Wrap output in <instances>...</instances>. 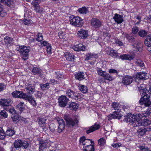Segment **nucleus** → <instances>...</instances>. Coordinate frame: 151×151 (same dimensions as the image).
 <instances>
[{
    "mask_svg": "<svg viewBox=\"0 0 151 151\" xmlns=\"http://www.w3.org/2000/svg\"><path fill=\"white\" fill-rule=\"evenodd\" d=\"M138 90L142 93L141 98L139 103L142 104H151L149 100L150 96L147 93L149 92L145 88L144 84H142L138 86Z\"/></svg>",
    "mask_w": 151,
    "mask_h": 151,
    "instance_id": "obj_1",
    "label": "nucleus"
},
{
    "mask_svg": "<svg viewBox=\"0 0 151 151\" xmlns=\"http://www.w3.org/2000/svg\"><path fill=\"white\" fill-rule=\"evenodd\" d=\"M107 54L112 57L118 58L119 59H121L122 60H131L134 58L133 56L126 54H123L119 56L118 55V53L111 48L108 49Z\"/></svg>",
    "mask_w": 151,
    "mask_h": 151,
    "instance_id": "obj_2",
    "label": "nucleus"
},
{
    "mask_svg": "<svg viewBox=\"0 0 151 151\" xmlns=\"http://www.w3.org/2000/svg\"><path fill=\"white\" fill-rule=\"evenodd\" d=\"M69 21L71 24L77 27H81L83 24V19L78 17L72 15L69 17Z\"/></svg>",
    "mask_w": 151,
    "mask_h": 151,
    "instance_id": "obj_3",
    "label": "nucleus"
},
{
    "mask_svg": "<svg viewBox=\"0 0 151 151\" xmlns=\"http://www.w3.org/2000/svg\"><path fill=\"white\" fill-rule=\"evenodd\" d=\"M30 47L24 45L19 47L18 51L24 60H27L29 56V52L30 51Z\"/></svg>",
    "mask_w": 151,
    "mask_h": 151,
    "instance_id": "obj_4",
    "label": "nucleus"
},
{
    "mask_svg": "<svg viewBox=\"0 0 151 151\" xmlns=\"http://www.w3.org/2000/svg\"><path fill=\"white\" fill-rule=\"evenodd\" d=\"M135 115L132 114L131 113L128 114L124 116V121L126 123H129L134 127L137 126L135 119Z\"/></svg>",
    "mask_w": 151,
    "mask_h": 151,
    "instance_id": "obj_5",
    "label": "nucleus"
},
{
    "mask_svg": "<svg viewBox=\"0 0 151 151\" xmlns=\"http://www.w3.org/2000/svg\"><path fill=\"white\" fill-rule=\"evenodd\" d=\"M64 119L66 121L67 125L69 127H73L75 125L78 124L79 122L78 119L77 118L73 119L67 115L64 116Z\"/></svg>",
    "mask_w": 151,
    "mask_h": 151,
    "instance_id": "obj_6",
    "label": "nucleus"
},
{
    "mask_svg": "<svg viewBox=\"0 0 151 151\" xmlns=\"http://www.w3.org/2000/svg\"><path fill=\"white\" fill-rule=\"evenodd\" d=\"M91 26L94 28H98L101 25L102 22L99 19L96 18H93L91 20Z\"/></svg>",
    "mask_w": 151,
    "mask_h": 151,
    "instance_id": "obj_7",
    "label": "nucleus"
},
{
    "mask_svg": "<svg viewBox=\"0 0 151 151\" xmlns=\"http://www.w3.org/2000/svg\"><path fill=\"white\" fill-rule=\"evenodd\" d=\"M133 81V79L130 76H126L123 77L122 83L125 85H128L131 83Z\"/></svg>",
    "mask_w": 151,
    "mask_h": 151,
    "instance_id": "obj_8",
    "label": "nucleus"
},
{
    "mask_svg": "<svg viewBox=\"0 0 151 151\" xmlns=\"http://www.w3.org/2000/svg\"><path fill=\"white\" fill-rule=\"evenodd\" d=\"M89 145H86L83 146V148H84V151H94V143L93 141H91Z\"/></svg>",
    "mask_w": 151,
    "mask_h": 151,
    "instance_id": "obj_9",
    "label": "nucleus"
},
{
    "mask_svg": "<svg viewBox=\"0 0 151 151\" xmlns=\"http://www.w3.org/2000/svg\"><path fill=\"white\" fill-rule=\"evenodd\" d=\"M100 127V125L98 124L95 123L93 125L90 127L88 129L86 130V132L87 134H89L99 129Z\"/></svg>",
    "mask_w": 151,
    "mask_h": 151,
    "instance_id": "obj_10",
    "label": "nucleus"
},
{
    "mask_svg": "<svg viewBox=\"0 0 151 151\" xmlns=\"http://www.w3.org/2000/svg\"><path fill=\"white\" fill-rule=\"evenodd\" d=\"M77 93L69 89L66 91V95L69 98L76 99V98H78L79 96V95H77Z\"/></svg>",
    "mask_w": 151,
    "mask_h": 151,
    "instance_id": "obj_11",
    "label": "nucleus"
},
{
    "mask_svg": "<svg viewBox=\"0 0 151 151\" xmlns=\"http://www.w3.org/2000/svg\"><path fill=\"white\" fill-rule=\"evenodd\" d=\"M5 43L4 45L7 47H9L11 46L13 44V39L9 37H5L4 39Z\"/></svg>",
    "mask_w": 151,
    "mask_h": 151,
    "instance_id": "obj_12",
    "label": "nucleus"
},
{
    "mask_svg": "<svg viewBox=\"0 0 151 151\" xmlns=\"http://www.w3.org/2000/svg\"><path fill=\"white\" fill-rule=\"evenodd\" d=\"M48 142L46 140H42L39 141V150L43 151L46 148Z\"/></svg>",
    "mask_w": 151,
    "mask_h": 151,
    "instance_id": "obj_13",
    "label": "nucleus"
},
{
    "mask_svg": "<svg viewBox=\"0 0 151 151\" xmlns=\"http://www.w3.org/2000/svg\"><path fill=\"white\" fill-rule=\"evenodd\" d=\"M134 50L135 51H141L142 50L143 44L140 42H136L133 45Z\"/></svg>",
    "mask_w": 151,
    "mask_h": 151,
    "instance_id": "obj_14",
    "label": "nucleus"
},
{
    "mask_svg": "<svg viewBox=\"0 0 151 151\" xmlns=\"http://www.w3.org/2000/svg\"><path fill=\"white\" fill-rule=\"evenodd\" d=\"M59 126L58 129V132L59 133L62 132L64 130L65 127V124L63 119H60L58 122Z\"/></svg>",
    "mask_w": 151,
    "mask_h": 151,
    "instance_id": "obj_15",
    "label": "nucleus"
},
{
    "mask_svg": "<svg viewBox=\"0 0 151 151\" xmlns=\"http://www.w3.org/2000/svg\"><path fill=\"white\" fill-rule=\"evenodd\" d=\"M60 104H67L69 101V99L65 96L61 95L58 99Z\"/></svg>",
    "mask_w": 151,
    "mask_h": 151,
    "instance_id": "obj_16",
    "label": "nucleus"
},
{
    "mask_svg": "<svg viewBox=\"0 0 151 151\" xmlns=\"http://www.w3.org/2000/svg\"><path fill=\"white\" fill-rule=\"evenodd\" d=\"M46 120L44 118H40L38 121V123L39 125L42 128L43 130H46L47 129L45 126Z\"/></svg>",
    "mask_w": 151,
    "mask_h": 151,
    "instance_id": "obj_17",
    "label": "nucleus"
},
{
    "mask_svg": "<svg viewBox=\"0 0 151 151\" xmlns=\"http://www.w3.org/2000/svg\"><path fill=\"white\" fill-rule=\"evenodd\" d=\"M13 96L14 98H22L24 95V93L22 91H16L12 93Z\"/></svg>",
    "mask_w": 151,
    "mask_h": 151,
    "instance_id": "obj_18",
    "label": "nucleus"
},
{
    "mask_svg": "<svg viewBox=\"0 0 151 151\" xmlns=\"http://www.w3.org/2000/svg\"><path fill=\"white\" fill-rule=\"evenodd\" d=\"M148 78V77L147 76V73L142 72L138 73L136 76V78L139 79L146 80Z\"/></svg>",
    "mask_w": 151,
    "mask_h": 151,
    "instance_id": "obj_19",
    "label": "nucleus"
},
{
    "mask_svg": "<svg viewBox=\"0 0 151 151\" xmlns=\"http://www.w3.org/2000/svg\"><path fill=\"white\" fill-rule=\"evenodd\" d=\"M22 99L25 100H27L30 103L36 104L34 99L31 96L28 95L27 94L24 93V95Z\"/></svg>",
    "mask_w": 151,
    "mask_h": 151,
    "instance_id": "obj_20",
    "label": "nucleus"
},
{
    "mask_svg": "<svg viewBox=\"0 0 151 151\" xmlns=\"http://www.w3.org/2000/svg\"><path fill=\"white\" fill-rule=\"evenodd\" d=\"M25 89L27 92L30 94H33L35 91V87L31 84L27 85L26 86Z\"/></svg>",
    "mask_w": 151,
    "mask_h": 151,
    "instance_id": "obj_21",
    "label": "nucleus"
},
{
    "mask_svg": "<svg viewBox=\"0 0 151 151\" xmlns=\"http://www.w3.org/2000/svg\"><path fill=\"white\" fill-rule=\"evenodd\" d=\"M122 17V15L116 14L113 17V19L118 24H120L122 23L123 20Z\"/></svg>",
    "mask_w": 151,
    "mask_h": 151,
    "instance_id": "obj_22",
    "label": "nucleus"
},
{
    "mask_svg": "<svg viewBox=\"0 0 151 151\" xmlns=\"http://www.w3.org/2000/svg\"><path fill=\"white\" fill-rule=\"evenodd\" d=\"M78 36L82 38H85L88 36V31L86 30L80 29L78 33Z\"/></svg>",
    "mask_w": 151,
    "mask_h": 151,
    "instance_id": "obj_23",
    "label": "nucleus"
},
{
    "mask_svg": "<svg viewBox=\"0 0 151 151\" xmlns=\"http://www.w3.org/2000/svg\"><path fill=\"white\" fill-rule=\"evenodd\" d=\"M85 46L83 45L82 44L80 43L78 45H76L74 48V49L76 51H81V50H85Z\"/></svg>",
    "mask_w": 151,
    "mask_h": 151,
    "instance_id": "obj_24",
    "label": "nucleus"
},
{
    "mask_svg": "<svg viewBox=\"0 0 151 151\" xmlns=\"http://www.w3.org/2000/svg\"><path fill=\"white\" fill-rule=\"evenodd\" d=\"M64 56L66 60L68 61H73L74 60V56L70 53L66 52L64 53Z\"/></svg>",
    "mask_w": 151,
    "mask_h": 151,
    "instance_id": "obj_25",
    "label": "nucleus"
},
{
    "mask_svg": "<svg viewBox=\"0 0 151 151\" xmlns=\"http://www.w3.org/2000/svg\"><path fill=\"white\" fill-rule=\"evenodd\" d=\"M76 79L79 81H81L84 79V73L83 72H79L75 75Z\"/></svg>",
    "mask_w": 151,
    "mask_h": 151,
    "instance_id": "obj_26",
    "label": "nucleus"
},
{
    "mask_svg": "<svg viewBox=\"0 0 151 151\" xmlns=\"http://www.w3.org/2000/svg\"><path fill=\"white\" fill-rule=\"evenodd\" d=\"M78 11L81 14H86L89 13L88 7L84 6L82 8H79Z\"/></svg>",
    "mask_w": 151,
    "mask_h": 151,
    "instance_id": "obj_27",
    "label": "nucleus"
},
{
    "mask_svg": "<svg viewBox=\"0 0 151 151\" xmlns=\"http://www.w3.org/2000/svg\"><path fill=\"white\" fill-rule=\"evenodd\" d=\"M135 117L134 118L135 119V121H136V124L137 125L139 124V122L140 120L142 119V117H145V115L144 113H141L137 114L136 115H135Z\"/></svg>",
    "mask_w": 151,
    "mask_h": 151,
    "instance_id": "obj_28",
    "label": "nucleus"
},
{
    "mask_svg": "<svg viewBox=\"0 0 151 151\" xmlns=\"http://www.w3.org/2000/svg\"><path fill=\"white\" fill-rule=\"evenodd\" d=\"M22 142L21 140H17L14 142V145L15 148H19L22 147Z\"/></svg>",
    "mask_w": 151,
    "mask_h": 151,
    "instance_id": "obj_29",
    "label": "nucleus"
},
{
    "mask_svg": "<svg viewBox=\"0 0 151 151\" xmlns=\"http://www.w3.org/2000/svg\"><path fill=\"white\" fill-rule=\"evenodd\" d=\"M145 44L147 46H151V34L149 35L147 37L145 41Z\"/></svg>",
    "mask_w": 151,
    "mask_h": 151,
    "instance_id": "obj_30",
    "label": "nucleus"
},
{
    "mask_svg": "<svg viewBox=\"0 0 151 151\" xmlns=\"http://www.w3.org/2000/svg\"><path fill=\"white\" fill-rule=\"evenodd\" d=\"M144 106H148L149 107L147 111L144 113L145 117H146L148 116L151 113V104H144Z\"/></svg>",
    "mask_w": 151,
    "mask_h": 151,
    "instance_id": "obj_31",
    "label": "nucleus"
},
{
    "mask_svg": "<svg viewBox=\"0 0 151 151\" xmlns=\"http://www.w3.org/2000/svg\"><path fill=\"white\" fill-rule=\"evenodd\" d=\"M79 88L81 92L84 93H86L87 92L88 88L86 86L83 85H81L79 86Z\"/></svg>",
    "mask_w": 151,
    "mask_h": 151,
    "instance_id": "obj_32",
    "label": "nucleus"
},
{
    "mask_svg": "<svg viewBox=\"0 0 151 151\" xmlns=\"http://www.w3.org/2000/svg\"><path fill=\"white\" fill-rule=\"evenodd\" d=\"M124 36L130 42H133L134 41L135 39L134 37L130 36L127 34H124Z\"/></svg>",
    "mask_w": 151,
    "mask_h": 151,
    "instance_id": "obj_33",
    "label": "nucleus"
},
{
    "mask_svg": "<svg viewBox=\"0 0 151 151\" xmlns=\"http://www.w3.org/2000/svg\"><path fill=\"white\" fill-rule=\"evenodd\" d=\"M42 70L39 68L37 67H34L32 69V72L34 75L40 74L41 73Z\"/></svg>",
    "mask_w": 151,
    "mask_h": 151,
    "instance_id": "obj_34",
    "label": "nucleus"
},
{
    "mask_svg": "<svg viewBox=\"0 0 151 151\" xmlns=\"http://www.w3.org/2000/svg\"><path fill=\"white\" fill-rule=\"evenodd\" d=\"M1 3H3L5 4L10 6L14 4V2L11 0H1Z\"/></svg>",
    "mask_w": 151,
    "mask_h": 151,
    "instance_id": "obj_35",
    "label": "nucleus"
},
{
    "mask_svg": "<svg viewBox=\"0 0 151 151\" xmlns=\"http://www.w3.org/2000/svg\"><path fill=\"white\" fill-rule=\"evenodd\" d=\"M40 87L43 90L48 89L50 88V83H47L45 84H40Z\"/></svg>",
    "mask_w": 151,
    "mask_h": 151,
    "instance_id": "obj_36",
    "label": "nucleus"
},
{
    "mask_svg": "<svg viewBox=\"0 0 151 151\" xmlns=\"http://www.w3.org/2000/svg\"><path fill=\"white\" fill-rule=\"evenodd\" d=\"M122 116H116L115 114H109L108 116V119L109 120H111L112 119H120L121 118Z\"/></svg>",
    "mask_w": 151,
    "mask_h": 151,
    "instance_id": "obj_37",
    "label": "nucleus"
},
{
    "mask_svg": "<svg viewBox=\"0 0 151 151\" xmlns=\"http://www.w3.org/2000/svg\"><path fill=\"white\" fill-rule=\"evenodd\" d=\"M147 131L146 129H139L137 131L138 134L139 135L142 136L144 135Z\"/></svg>",
    "mask_w": 151,
    "mask_h": 151,
    "instance_id": "obj_38",
    "label": "nucleus"
},
{
    "mask_svg": "<svg viewBox=\"0 0 151 151\" xmlns=\"http://www.w3.org/2000/svg\"><path fill=\"white\" fill-rule=\"evenodd\" d=\"M151 123V121L150 120L147 119H144L143 121L142 122V125L145 126H147L150 125Z\"/></svg>",
    "mask_w": 151,
    "mask_h": 151,
    "instance_id": "obj_39",
    "label": "nucleus"
},
{
    "mask_svg": "<svg viewBox=\"0 0 151 151\" xmlns=\"http://www.w3.org/2000/svg\"><path fill=\"white\" fill-rule=\"evenodd\" d=\"M9 103H12V101L10 99H0V104H9Z\"/></svg>",
    "mask_w": 151,
    "mask_h": 151,
    "instance_id": "obj_40",
    "label": "nucleus"
},
{
    "mask_svg": "<svg viewBox=\"0 0 151 151\" xmlns=\"http://www.w3.org/2000/svg\"><path fill=\"white\" fill-rule=\"evenodd\" d=\"M139 148L140 149V151H151V148L147 147L139 146Z\"/></svg>",
    "mask_w": 151,
    "mask_h": 151,
    "instance_id": "obj_41",
    "label": "nucleus"
},
{
    "mask_svg": "<svg viewBox=\"0 0 151 151\" xmlns=\"http://www.w3.org/2000/svg\"><path fill=\"white\" fill-rule=\"evenodd\" d=\"M6 132L7 135L9 136H12L15 133L14 131L11 129H7Z\"/></svg>",
    "mask_w": 151,
    "mask_h": 151,
    "instance_id": "obj_42",
    "label": "nucleus"
},
{
    "mask_svg": "<svg viewBox=\"0 0 151 151\" xmlns=\"http://www.w3.org/2000/svg\"><path fill=\"white\" fill-rule=\"evenodd\" d=\"M34 9L36 12L41 13L42 12L43 9L39 5L34 7Z\"/></svg>",
    "mask_w": 151,
    "mask_h": 151,
    "instance_id": "obj_43",
    "label": "nucleus"
},
{
    "mask_svg": "<svg viewBox=\"0 0 151 151\" xmlns=\"http://www.w3.org/2000/svg\"><path fill=\"white\" fill-rule=\"evenodd\" d=\"M69 105L68 107H67V108H68L71 110H74L76 111L78 108V104H68Z\"/></svg>",
    "mask_w": 151,
    "mask_h": 151,
    "instance_id": "obj_44",
    "label": "nucleus"
},
{
    "mask_svg": "<svg viewBox=\"0 0 151 151\" xmlns=\"http://www.w3.org/2000/svg\"><path fill=\"white\" fill-rule=\"evenodd\" d=\"M138 35L140 37H144L147 34V32L145 30L139 31L138 32Z\"/></svg>",
    "mask_w": 151,
    "mask_h": 151,
    "instance_id": "obj_45",
    "label": "nucleus"
},
{
    "mask_svg": "<svg viewBox=\"0 0 151 151\" xmlns=\"http://www.w3.org/2000/svg\"><path fill=\"white\" fill-rule=\"evenodd\" d=\"M5 137V135L1 127H0V139H3Z\"/></svg>",
    "mask_w": 151,
    "mask_h": 151,
    "instance_id": "obj_46",
    "label": "nucleus"
},
{
    "mask_svg": "<svg viewBox=\"0 0 151 151\" xmlns=\"http://www.w3.org/2000/svg\"><path fill=\"white\" fill-rule=\"evenodd\" d=\"M24 104H17L16 106V108L18 109L20 112H22L24 108Z\"/></svg>",
    "mask_w": 151,
    "mask_h": 151,
    "instance_id": "obj_47",
    "label": "nucleus"
},
{
    "mask_svg": "<svg viewBox=\"0 0 151 151\" xmlns=\"http://www.w3.org/2000/svg\"><path fill=\"white\" fill-rule=\"evenodd\" d=\"M95 56L96 55L93 53H88L86 55V57L85 58V59L86 60H88L91 58H95Z\"/></svg>",
    "mask_w": 151,
    "mask_h": 151,
    "instance_id": "obj_48",
    "label": "nucleus"
},
{
    "mask_svg": "<svg viewBox=\"0 0 151 151\" xmlns=\"http://www.w3.org/2000/svg\"><path fill=\"white\" fill-rule=\"evenodd\" d=\"M86 140V137L84 136H83L81 137L80 139L79 140V142L80 143V145L81 144H82V145L84 146L86 145H87V144H86L87 143V142L86 141L84 143H83V142Z\"/></svg>",
    "mask_w": 151,
    "mask_h": 151,
    "instance_id": "obj_49",
    "label": "nucleus"
},
{
    "mask_svg": "<svg viewBox=\"0 0 151 151\" xmlns=\"http://www.w3.org/2000/svg\"><path fill=\"white\" fill-rule=\"evenodd\" d=\"M105 79L111 81L113 80V78L108 73H106L105 74V75L103 77Z\"/></svg>",
    "mask_w": 151,
    "mask_h": 151,
    "instance_id": "obj_50",
    "label": "nucleus"
},
{
    "mask_svg": "<svg viewBox=\"0 0 151 151\" xmlns=\"http://www.w3.org/2000/svg\"><path fill=\"white\" fill-rule=\"evenodd\" d=\"M112 106L114 109L117 110H120L122 108L121 104H112Z\"/></svg>",
    "mask_w": 151,
    "mask_h": 151,
    "instance_id": "obj_51",
    "label": "nucleus"
},
{
    "mask_svg": "<svg viewBox=\"0 0 151 151\" xmlns=\"http://www.w3.org/2000/svg\"><path fill=\"white\" fill-rule=\"evenodd\" d=\"M106 73V72L103 71L100 68H98L97 70V73L98 75L103 77H104Z\"/></svg>",
    "mask_w": 151,
    "mask_h": 151,
    "instance_id": "obj_52",
    "label": "nucleus"
},
{
    "mask_svg": "<svg viewBox=\"0 0 151 151\" xmlns=\"http://www.w3.org/2000/svg\"><path fill=\"white\" fill-rule=\"evenodd\" d=\"M1 106L4 109L7 111H9L10 109H11V105L9 104H1Z\"/></svg>",
    "mask_w": 151,
    "mask_h": 151,
    "instance_id": "obj_53",
    "label": "nucleus"
},
{
    "mask_svg": "<svg viewBox=\"0 0 151 151\" xmlns=\"http://www.w3.org/2000/svg\"><path fill=\"white\" fill-rule=\"evenodd\" d=\"M41 1L40 0H34L32 3V5L34 7L39 5V3Z\"/></svg>",
    "mask_w": 151,
    "mask_h": 151,
    "instance_id": "obj_54",
    "label": "nucleus"
},
{
    "mask_svg": "<svg viewBox=\"0 0 151 151\" xmlns=\"http://www.w3.org/2000/svg\"><path fill=\"white\" fill-rule=\"evenodd\" d=\"M98 143L101 146H103L105 143V141L104 138H102L98 140Z\"/></svg>",
    "mask_w": 151,
    "mask_h": 151,
    "instance_id": "obj_55",
    "label": "nucleus"
},
{
    "mask_svg": "<svg viewBox=\"0 0 151 151\" xmlns=\"http://www.w3.org/2000/svg\"><path fill=\"white\" fill-rule=\"evenodd\" d=\"M139 30V28L137 26L133 27L132 29V33L134 34H136Z\"/></svg>",
    "mask_w": 151,
    "mask_h": 151,
    "instance_id": "obj_56",
    "label": "nucleus"
},
{
    "mask_svg": "<svg viewBox=\"0 0 151 151\" xmlns=\"http://www.w3.org/2000/svg\"><path fill=\"white\" fill-rule=\"evenodd\" d=\"M56 128V126L54 124H51L49 126V128L50 130V131L52 132H54L55 131V128Z\"/></svg>",
    "mask_w": 151,
    "mask_h": 151,
    "instance_id": "obj_57",
    "label": "nucleus"
},
{
    "mask_svg": "<svg viewBox=\"0 0 151 151\" xmlns=\"http://www.w3.org/2000/svg\"><path fill=\"white\" fill-rule=\"evenodd\" d=\"M136 65L141 67H143L144 66L143 62L140 60H137L136 62Z\"/></svg>",
    "mask_w": 151,
    "mask_h": 151,
    "instance_id": "obj_58",
    "label": "nucleus"
},
{
    "mask_svg": "<svg viewBox=\"0 0 151 151\" xmlns=\"http://www.w3.org/2000/svg\"><path fill=\"white\" fill-rule=\"evenodd\" d=\"M22 146L24 148H26L29 146V143L28 142L25 141H22Z\"/></svg>",
    "mask_w": 151,
    "mask_h": 151,
    "instance_id": "obj_59",
    "label": "nucleus"
},
{
    "mask_svg": "<svg viewBox=\"0 0 151 151\" xmlns=\"http://www.w3.org/2000/svg\"><path fill=\"white\" fill-rule=\"evenodd\" d=\"M43 39V37L41 33H38L37 34V40L38 41H41Z\"/></svg>",
    "mask_w": 151,
    "mask_h": 151,
    "instance_id": "obj_60",
    "label": "nucleus"
},
{
    "mask_svg": "<svg viewBox=\"0 0 151 151\" xmlns=\"http://www.w3.org/2000/svg\"><path fill=\"white\" fill-rule=\"evenodd\" d=\"M65 33L62 31H60L58 33V35L60 39L64 38L65 37Z\"/></svg>",
    "mask_w": 151,
    "mask_h": 151,
    "instance_id": "obj_61",
    "label": "nucleus"
},
{
    "mask_svg": "<svg viewBox=\"0 0 151 151\" xmlns=\"http://www.w3.org/2000/svg\"><path fill=\"white\" fill-rule=\"evenodd\" d=\"M0 114L1 116H3L4 118H7V114L5 110H2L0 112Z\"/></svg>",
    "mask_w": 151,
    "mask_h": 151,
    "instance_id": "obj_62",
    "label": "nucleus"
},
{
    "mask_svg": "<svg viewBox=\"0 0 151 151\" xmlns=\"http://www.w3.org/2000/svg\"><path fill=\"white\" fill-rule=\"evenodd\" d=\"M40 43L41 46L42 47L46 46L47 47L50 45L47 42L45 41L41 42Z\"/></svg>",
    "mask_w": 151,
    "mask_h": 151,
    "instance_id": "obj_63",
    "label": "nucleus"
},
{
    "mask_svg": "<svg viewBox=\"0 0 151 151\" xmlns=\"http://www.w3.org/2000/svg\"><path fill=\"white\" fill-rule=\"evenodd\" d=\"M32 20L30 19H24V24L27 25H28L32 23Z\"/></svg>",
    "mask_w": 151,
    "mask_h": 151,
    "instance_id": "obj_64",
    "label": "nucleus"
}]
</instances>
